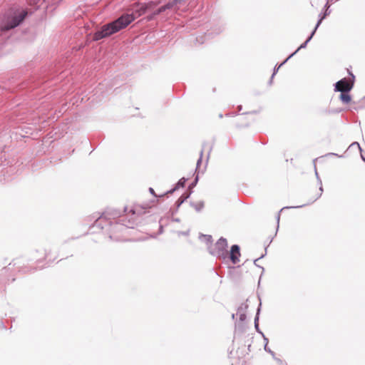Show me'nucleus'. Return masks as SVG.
I'll list each match as a JSON object with an SVG mask.
<instances>
[{
    "label": "nucleus",
    "mask_w": 365,
    "mask_h": 365,
    "mask_svg": "<svg viewBox=\"0 0 365 365\" xmlns=\"http://www.w3.org/2000/svg\"><path fill=\"white\" fill-rule=\"evenodd\" d=\"M240 118H241V117H240V116H237V118L235 119V121L236 123H237V122H238Z\"/></svg>",
    "instance_id": "obj_8"
},
{
    "label": "nucleus",
    "mask_w": 365,
    "mask_h": 365,
    "mask_svg": "<svg viewBox=\"0 0 365 365\" xmlns=\"http://www.w3.org/2000/svg\"><path fill=\"white\" fill-rule=\"evenodd\" d=\"M230 259L231 261L235 264L240 261V247L238 245H232L231 247L230 253Z\"/></svg>",
    "instance_id": "obj_5"
},
{
    "label": "nucleus",
    "mask_w": 365,
    "mask_h": 365,
    "mask_svg": "<svg viewBox=\"0 0 365 365\" xmlns=\"http://www.w3.org/2000/svg\"><path fill=\"white\" fill-rule=\"evenodd\" d=\"M353 87V83L346 78L339 81L335 85V91L341 93L349 92Z\"/></svg>",
    "instance_id": "obj_4"
},
{
    "label": "nucleus",
    "mask_w": 365,
    "mask_h": 365,
    "mask_svg": "<svg viewBox=\"0 0 365 365\" xmlns=\"http://www.w3.org/2000/svg\"><path fill=\"white\" fill-rule=\"evenodd\" d=\"M311 38H312V36H311L309 38H307V42L308 41H309V39H310Z\"/></svg>",
    "instance_id": "obj_14"
},
{
    "label": "nucleus",
    "mask_w": 365,
    "mask_h": 365,
    "mask_svg": "<svg viewBox=\"0 0 365 365\" xmlns=\"http://www.w3.org/2000/svg\"><path fill=\"white\" fill-rule=\"evenodd\" d=\"M227 242L225 238L221 237L215 245L212 253L218 257H224L227 254Z\"/></svg>",
    "instance_id": "obj_3"
},
{
    "label": "nucleus",
    "mask_w": 365,
    "mask_h": 365,
    "mask_svg": "<svg viewBox=\"0 0 365 365\" xmlns=\"http://www.w3.org/2000/svg\"><path fill=\"white\" fill-rule=\"evenodd\" d=\"M150 191L152 193H153V192H154V190H153V188H150Z\"/></svg>",
    "instance_id": "obj_10"
},
{
    "label": "nucleus",
    "mask_w": 365,
    "mask_h": 365,
    "mask_svg": "<svg viewBox=\"0 0 365 365\" xmlns=\"http://www.w3.org/2000/svg\"><path fill=\"white\" fill-rule=\"evenodd\" d=\"M136 9H135V12L137 15H134V14H124L119 17L115 21L106 24L103 26L101 30L97 31L93 37L94 41H98L101 38L108 37L112 34L120 31L121 29L128 26L131 22H133L136 17L140 16L143 15L148 6L145 4H137L135 6Z\"/></svg>",
    "instance_id": "obj_1"
},
{
    "label": "nucleus",
    "mask_w": 365,
    "mask_h": 365,
    "mask_svg": "<svg viewBox=\"0 0 365 365\" xmlns=\"http://www.w3.org/2000/svg\"><path fill=\"white\" fill-rule=\"evenodd\" d=\"M169 8H170L169 4L165 5V6H163L160 8L158 9V10L155 13V14H159L161 12H163L164 11H165L167 9H169Z\"/></svg>",
    "instance_id": "obj_7"
},
{
    "label": "nucleus",
    "mask_w": 365,
    "mask_h": 365,
    "mask_svg": "<svg viewBox=\"0 0 365 365\" xmlns=\"http://www.w3.org/2000/svg\"><path fill=\"white\" fill-rule=\"evenodd\" d=\"M303 46H304L303 45L300 46V47L298 48V50H300L301 48H302Z\"/></svg>",
    "instance_id": "obj_11"
},
{
    "label": "nucleus",
    "mask_w": 365,
    "mask_h": 365,
    "mask_svg": "<svg viewBox=\"0 0 365 365\" xmlns=\"http://www.w3.org/2000/svg\"><path fill=\"white\" fill-rule=\"evenodd\" d=\"M303 46H304L303 45L300 46V47L298 48V50H300L301 48H302Z\"/></svg>",
    "instance_id": "obj_12"
},
{
    "label": "nucleus",
    "mask_w": 365,
    "mask_h": 365,
    "mask_svg": "<svg viewBox=\"0 0 365 365\" xmlns=\"http://www.w3.org/2000/svg\"><path fill=\"white\" fill-rule=\"evenodd\" d=\"M321 21H322V19H320V20L318 21L317 25L316 28L319 26V24L321 23Z\"/></svg>",
    "instance_id": "obj_9"
},
{
    "label": "nucleus",
    "mask_w": 365,
    "mask_h": 365,
    "mask_svg": "<svg viewBox=\"0 0 365 365\" xmlns=\"http://www.w3.org/2000/svg\"><path fill=\"white\" fill-rule=\"evenodd\" d=\"M303 46H304L303 45L300 46V47L298 48V50H300L301 48H302Z\"/></svg>",
    "instance_id": "obj_13"
},
{
    "label": "nucleus",
    "mask_w": 365,
    "mask_h": 365,
    "mask_svg": "<svg viewBox=\"0 0 365 365\" xmlns=\"http://www.w3.org/2000/svg\"><path fill=\"white\" fill-rule=\"evenodd\" d=\"M340 99L345 103H349L351 100L350 95L347 93H341L340 95Z\"/></svg>",
    "instance_id": "obj_6"
},
{
    "label": "nucleus",
    "mask_w": 365,
    "mask_h": 365,
    "mask_svg": "<svg viewBox=\"0 0 365 365\" xmlns=\"http://www.w3.org/2000/svg\"><path fill=\"white\" fill-rule=\"evenodd\" d=\"M27 16V11L26 10H22L17 13H15L14 15L11 17L10 20L5 24L1 26V31H9L11 29H14L19 26L26 18Z\"/></svg>",
    "instance_id": "obj_2"
}]
</instances>
